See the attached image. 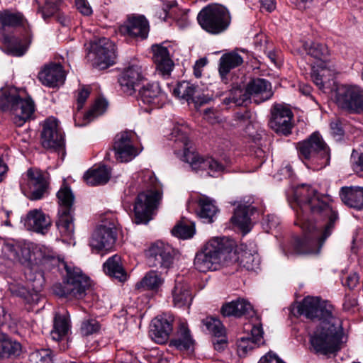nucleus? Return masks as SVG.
<instances>
[{"label":"nucleus","instance_id":"nucleus-1","mask_svg":"<svg viewBox=\"0 0 363 363\" xmlns=\"http://www.w3.org/2000/svg\"><path fill=\"white\" fill-rule=\"evenodd\" d=\"M294 198L297 206L293 207L297 218L295 223L301 228L303 237L295 238L283 251L286 256L318 254L332 233L337 212L328 203V197L319 195L309 185L298 186Z\"/></svg>","mask_w":363,"mask_h":363},{"label":"nucleus","instance_id":"nucleus-2","mask_svg":"<svg viewBox=\"0 0 363 363\" xmlns=\"http://www.w3.org/2000/svg\"><path fill=\"white\" fill-rule=\"evenodd\" d=\"M189 128L184 124H177L173 128L169 140L177 144L176 148H182V152L176 150V154L184 162L189 164L194 171H206L211 177H217L225 171L224 164L212 157L202 158L191 150V143L188 139Z\"/></svg>","mask_w":363,"mask_h":363},{"label":"nucleus","instance_id":"nucleus-3","mask_svg":"<svg viewBox=\"0 0 363 363\" xmlns=\"http://www.w3.org/2000/svg\"><path fill=\"white\" fill-rule=\"evenodd\" d=\"M235 241L227 237H214L209 240L202 251L194 258L195 268L201 272L216 270L221 264L235 257Z\"/></svg>","mask_w":363,"mask_h":363},{"label":"nucleus","instance_id":"nucleus-4","mask_svg":"<svg viewBox=\"0 0 363 363\" xmlns=\"http://www.w3.org/2000/svg\"><path fill=\"white\" fill-rule=\"evenodd\" d=\"M319 323L310 336L311 350L323 355L335 354L346 341L339 318Z\"/></svg>","mask_w":363,"mask_h":363},{"label":"nucleus","instance_id":"nucleus-5","mask_svg":"<svg viewBox=\"0 0 363 363\" xmlns=\"http://www.w3.org/2000/svg\"><path fill=\"white\" fill-rule=\"evenodd\" d=\"M0 110L9 113L17 126L30 120L35 111V104L24 89L7 87L0 90Z\"/></svg>","mask_w":363,"mask_h":363},{"label":"nucleus","instance_id":"nucleus-6","mask_svg":"<svg viewBox=\"0 0 363 363\" xmlns=\"http://www.w3.org/2000/svg\"><path fill=\"white\" fill-rule=\"evenodd\" d=\"M303 48L306 53L316 60L312 67L311 78L320 90H324L325 84L334 75L335 66L328 60L329 50L325 45L311 42L305 43Z\"/></svg>","mask_w":363,"mask_h":363},{"label":"nucleus","instance_id":"nucleus-7","mask_svg":"<svg viewBox=\"0 0 363 363\" xmlns=\"http://www.w3.org/2000/svg\"><path fill=\"white\" fill-rule=\"evenodd\" d=\"M299 157L315 165L317 169L329 164L330 149L318 133H312L308 138L297 143Z\"/></svg>","mask_w":363,"mask_h":363},{"label":"nucleus","instance_id":"nucleus-8","mask_svg":"<svg viewBox=\"0 0 363 363\" xmlns=\"http://www.w3.org/2000/svg\"><path fill=\"white\" fill-rule=\"evenodd\" d=\"M197 19L204 30L215 35L225 31L231 23L228 9L218 4H211L203 8Z\"/></svg>","mask_w":363,"mask_h":363},{"label":"nucleus","instance_id":"nucleus-9","mask_svg":"<svg viewBox=\"0 0 363 363\" xmlns=\"http://www.w3.org/2000/svg\"><path fill=\"white\" fill-rule=\"evenodd\" d=\"M67 271V277L63 285L55 284L53 286L54 292L65 297L81 299L84 297L86 290L90 286V280L79 268L71 269L64 264Z\"/></svg>","mask_w":363,"mask_h":363},{"label":"nucleus","instance_id":"nucleus-10","mask_svg":"<svg viewBox=\"0 0 363 363\" xmlns=\"http://www.w3.org/2000/svg\"><path fill=\"white\" fill-rule=\"evenodd\" d=\"M59 210L58 219L56 222L60 234L71 238L74 232L72 213L74 211V196L69 187L65 184L57 194Z\"/></svg>","mask_w":363,"mask_h":363},{"label":"nucleus","instance_id":"nucleus-11","mask_svg":"<svg viewBox=\"0 0 363 363\" xmlns=\"http://www.w3.org/2000/svg\"><path fill=\"white\" fill-rule=\"evenodd\" d=\"M337 107L350 114L363 113V88L354 84H340L335 91Z\"/></svg>","mask_w":363,"mask_h":363},{"label":"nucleus","instance_id":"nucleus-12","mask_svg":"<svg viewBox=\"0 0 363 363\" xmlns=\"http://www.w3.org/2000/svg\"><path fill=\"white\" fill-rule=\"evenodd\" d=\"M162 198L161 189L147 190L140 193L135 199L134 213L135 223H147L152 218L154 211L158 208Z\"/></svg>","mask_w":363,"mask_h":363},{"label":"nucleus","instance_id":"nucleus-13","mask_svg":"<svg viewBox=\"0 0 363 363\" xmlns=\"http://www.w3.org/2000/svg\"><path fill=\"white\" fill-rule=\"evenodd\" d=\"M113 150L118 162H128L142 151L139 138L133 130H124L115 137Z\"/></svg>","mask_w":363,"mask_h":363},{"label":"nucleus","instance_id":"nucleus-14","mask_svg":"<svg viewBox=\"0 0 363 363\" xmlns=\"http://www.w3.org/2000/svg\"><path fill=\"white\" fill-rule=\"evenodd\" d=\"M19 185L23 194L30 200L42 199L48 183L43 172L37 168H29L20 179Z\"/></svg>","mask_w":363,"mask_h":363},{"label":"nucleus","instance_id":"nucleus-15","mask_svg":"<svg viewBox=\"0 0 363 363\" xmlns=\"http://www.w3.org/2000/svg\"><path fill=\"white\" fill-rule=\"evenodd\" d=\"M235 94L242 96L237 99L234 97V101L239 105H243L249 100H253L256 104H260L269 99L273 92L272 91L271 84L264 79L256 78L250 81L245 90L238 89L235 91Z\"/></svg>","mask_w":363,"mask_h":363},{"label":"nucleus","instance_id":"nucleus-16","mask_svg":"<svg viewBox=\"0 0 363 363\" xmlns=\"http://www.w3.org/2000/svg\"><path fill=\"white\" fill-rule=\"evenodd\" d=\"M298 311L308 319L319 321V323L330 320L332 318H337L333 314V306L318 297L305 298L299 305Z\"/></svg>","mask_w":363,"mask_h":363},{"label":"nucleus","instance_id":"nucleus-17","mask_svg":"<svg viewBox=\"0 0 363 363\" xmlns=\"http://www.w3.org/2000/svg\"><path fill=\"white\" fill-rule=\"evenodd\" d=\"M118 223L114 218L103 220L94 231L89 241L90 246L97 250H109L117 238Z\"/></svg>","mask_w":363,"mask_h":363},{"label":"nucleus","instance_id":"nucleus-18","mask_svg":"<svg viewBox=\"0 0 363 363\" xmlns=\"http://www.w3.org/2000/svg\"><path fill=\"white\" fill-rule=\"evenodd\" d=\"M91 52L94 56V65L104 69L114 63L116 59L115 45L108 38H101L91 45Z\"/></svg>","mask_w":363,"mask_h":363},{"label":"nucleus","instance_id":"nucleus-19","mask_svg":"<svg viewBox=\"0 0 363 363\" xmlns=\"http://www.w3.org/2000/svg\"><path fill=\"white\" fill-rule=\"evenodd\" d=\"M42 145L47 149L63 150L64 134L55 118H48L43 124L41 133Z\"/></svg>","mask_w":363,"mask_h":363},{"label":"nucleus","instance_id":"nucleus-20","mask_svg":"<svg viewBox=\"0 0 363 363\" xmlns=\"http://www.w3.org/2000/svg\"><path fill=\"white\" fill-rule=\"evenodd\" d=\"M269 122V127L277 133L287 135L292 128L293 113L289 108L281 104L274 106Z\"/></svg>","mask_w":363,"mask_h":363},{"label":"nucleus","instance_id":"nucleus-21","mask_svg":"<svg viewBox=\"0 0 363 363\" xmlns=\"http://www.w3.org/2000/svg\"><path fill=\"white\" fill-rule=\"evenodd\" d=\"M65 78L66 74L62 66L54 62L45 65L38 74V79L41 84L49 88L62 85Z\"/></svg>","mask_w":363,"mask_h":363},{"label":"nucleus","instance_id":"nucleus-22","mask_svg":"<svg viewBox=\"0 0 363 363\" xmlns=\"http://www.w3.org/2000/svg\"><path fill=\"white\" fill-rule=\"evenodd\" d=\"M173 318L170 315H158L152 320L150 336L158 344L164 343L172 331Z\"/></svg>","mask_w":363,"mask_h":363},{"label":"nucleus","instance_id":"nucleus-23","mask_svg":"<svg viewBox=\"0 0 363 363\" xmlns=\"http://www.w3.org/2000/svg\"><path fill=\"white\" fill-rule=\"evenodd\" d=\"M147 255L155 259L157 262L155 265L167 269L173 263L174 250L169 244L159 240L151 245L147 250Z\"/></svg>","mask_w":363,"mask_h":363},{"label":"nucleus","instance_id":"nucleus-24","mask_svg":"<svg viewBox=\"0 0 363 363\" xmlns=\"http://www.w3.org/2000/svg\"><path fill=\"white\" fill-rule=\"evenodd\" d=\"M143 79L140 66L138 65H129L121 74L118 82L123 91L132 95L136 90Z\"/></svg>","mask_w":363,"mask_h":363},{"label":"nucleus","instance_id":"nucleus-25","mask_svg":"<svg viewBox=\"0 0 363 363\" xmlns=\"http://www.w3.org/2000/svg\"><path fill=\"white\" fill-rule=\"evenodd\" d=\"M188 11L179 9L176 1L172 0L164 3L156 15L162 21H167L168 18H172L180 28H184L189 24Z\"/></svg>","mask_w":363,"mask_h":363},{"label":"nucleus","instance_id":"nucleus-26","mask_svg":"<svg viewBox=\"0 0 363 363\" xmlns=\"http://www.w3.org/2000/svg\"><path fill=\"white\" fill-rule=\"evenodd\" d=\"M151 49L153 53L152 59L157 69L162 75L169 74L174 67L169 50H172V48H167L162 43L152 45Z\"/></svg>","mask_w":363,"mask_h":363},{"label":"nucleus","instance_id":"nucleus-27","mask_svg":"<svg viewBox=\"0 0 363 363\" xmlns=\"http://www.w3.org/2000/svg\"><path fill=\"white\" fill-rule=\"evenodd\" d=\"M167 94L161 91L158 83L147 84L139 92V101L155 108L162 107L167 101Z\"/></svg>","mask_w":363,"mask_h":363},{"label":"nucleus","instance_id":"nucleus-28","mask_svg":"<svg viewBox=\"0 0 363 363\" xmlns=\"http://www.w3.org/2000/svg\"><path fill=\"white\" fill-rule=\"evenodd\" d=\"M120 30L130 36L145 39L149 33V23L143 16H132L121 26Z\"/></svg>","mask_w":363,"mask_h":363},{"label":"nucleus","instance_id":"nucleus-29","mask_svg":"<svg viewBox=\"0 0 363 363\" xmlns=\"http://www.w3.org/2000/svg\"><path fill=\"white\" fill-rule=\"evenodd\" d=\"M198 87L186 81L178 83L173 90V93L177 97L188 103L191 101L196 105L199 104L200 106L208 103L210 99L206 96L201 97L196 95Z\"/></svg>","mask_w":363,"mask_h":363},{"label":"nucleus","instance_id":"nucleus-30","mask_svg":"<svg viewBox=\"0 0 363 363\" xmlns=\"http://www.w3.org/2000/svg\"><path fill=\"white\" fill-rule=\"evenodd\" d=\"M254 210L255 208L248 201L245 203H240L235 208L230 221L246 234L252 226L250 216Z\"/></svg>","mask_w":363,"mask_h":363},{"label":"nucleus","instance_id":"nucleus-31","mask_svg":"<svg viewBox=\"0 0 363 363\" xmlns=\"http://www.w3.org/2000/svg\"><path fill=\"white\" fill-rule=\"evenodd\" d=\"M50 220L42 211L33 209L27 214L25 225L29 230L45 234L50 225Z\"/></svg>","mask_w":363,"mask_h":363},{"label":"nucleus","instance_id":"nucleus-32","mask_svg":"<svg viewBox=\"0 0 363 363\" xmlns=\"http://www.w3.org/2000/svg\"><path fill=\"white\" fill-rule=\"evenodd\" d=\"M172 303L177 308H189L193 296L187 284L177 281L172 290Z\"/></svg>","mask_w":363,"mask_h":363},{"label":"nucleus","instance_id":"nucleus-33","mask_svg":"<svg viewBox=\"0 0 363 363\" xmlns=\"http://www.w3.org/2000/svg\"><path fill=\"white\" fill-rule=\"evenodd\" d=\"M340 196L345 205L358 210L363 209V187H342Z\"/></svg>","mask_w":363,"mask_h":363},{"label":"nucleus","instance_id":"nucleus-34","mask_svg":"<svg viewBox=\"0 0 363 363\" xmlns=\"http://www.w3.org/2000/svg\"><path fill=\"white\" fill-rule=\"evenodd\" d=\"M22 352L21 344L6 334L0 333V357L2 359L18 357Z\"/></svg>","mask_w":363,"mask_h":363},{"label":"nucleus","instance_id":"nucleus-35","mask_svg":"<svg viewBox=\"0 0 363 363\" xmlns=\"http://www.w3.org/2000/svg\"><path fill=\"white\" fill-rule=\"evenodd\" d=\"M164 282L161 272L150 270L147 272L140 281L135 285L136 289L158 292Z\"/></svg>","mask_w":363,"mask_h":363},{"label":"nucleus","instance_id":"nucleus-36","mask_svg":"<svg viewBox=\"0 0 363 363\" xmlns=\"http://www.w3.org/2000/svg\"><path fill=\"white\" fill-rule=\"evenodd\" d=\"M237 245L233 248V252L235 257L233 259H229V262H238L240 265L243 267L247 270H255L258 268L259 264V258L257 253H252L247 250H241L238 252L236 249Z\"/></svg>","mask_w":363,"mask_h":363},{"label":"nucleus","instance_id":"nucleus-37","mask_svg":"<svg viewBox=\"0 0 363 363\" xmlns=\"http://www.w3.org/2000/svg\"><path fill=\"white\" fill-rule=\"evenodd\" d=\"M3 252L13 261L23 262L30 259V251L26 245L6 243L3 246Z\"/></svg>","mask_w":363,"mask_h":363},{"label":"nucleus","instance_id":"nucleus-38","mask_svg":"<svg viewBox=\"0 0 363 363\" xmlns=\"http://www.w3.org/2000/svg\"><path fill=\"white\" fill-rule=\"evenodd\" d=\"M104 271L110 277L118 279L120 281L126 280L127 274L122 265L121 258L115 255L107 259L104 264Z\"/></svg>","mask_w":363,"mask_h":363},{"label":"nucleus","instance_id":"nucleus-39","mask_svg":"<svg viewBox=\"0 0 363 363\" xmlns=\"http://www.w3.org/2000/svg\"><path fill=\"white\" fill-rule=\"evenodd\" d=\"M110 177L111 172L104 165L89 169L84 175L85 182L90 186L105 184L108 182Z\"/></svg>","mask_w":363,"mask_h":363},{"label":"nucleus","instance_id":"nucleus-40","mask_svg":"<svg viewBox=\"0 0 363 363\" xmlns=\"http://www.w3.org/2000/svg\"><path fill=\"white\" fill-rule=\"evenodd\" d=\"M243 62L242 57L236 52H231L222 55L219 63V72L222 77L225 76L232 69Z\"/></svg>","mask_w":363,"mask_h":363},{"label":"nucleus","instance_id":"nucleus-41","mask_svg":"<svg viewBox=\"0 0 363 363\" xmlns=\"http://www.w3.org/2000/svg\"><path fill=\"white\" fill-rule=\"evenodd\" d=\"M68 318L63 315L56 313L54 318L53 328L50 332V336L53 340L60 341L68 333L69 330Z\"/></svg>","mask_w":363,"mask_h":363},{"label":"nucleus","instance_id":"nucleus-42","mask_svg":"<svg viewBox=\"0 0 363 363\" xmlns=\"http://www.w3.org/2000/svg\"><path fill=\"white\" fill-rule=\"evenodd\" d=\"M199 204L200 206L199 217L203 219L204 223H211L213 222V218L218 212L214 201L208 197L202 196L199 201Z\"/></svg>","mask_w":363,"mask_h":363},{"label":"nucleus","instance_id":"nucleus-43","mask_svg":"<svg viewBox=\"0 0 363 363\" xmlns=\"http://www.w3.org/2000/svg\"><path fill=\"white\" fill-rule=\"evenodd\" d=\"M170 345L180 350H189L193 345V340L190 335V331L185 323L180 325L178 337L172 340Z\"/></svg>","mask_w":363,"mask_h":363},{"label":"nucleus","instance_id":"nucleus-44","mask_svg":"<svg viewBox=\"0 0 363 363\" xmlns=\"http://www.w3.org/2000/svg\"><path fill=\"white\" fill-rule=\"evenodd\" d=\"M23 16L20 13H13L9 10L0 12V28L5 29L6 27H14L22 23Z\"/></svg>","mask_w":363,"mask_h":363},{"label":"nucleus","instance_id":"nucleus-45","mask_svg":"<svg viewBox=\"0 0 363 363\" xmlns=\"http://www.w3.org/2000/svg\"><path fill=\"white\" fill-rule=\"evenodd\" d=\"M37 5L38 12H40L42 17L46 18L54 14L58 9L60 0H34Z\"/></svg>","mask_w":363,"mask_h":363},{"label":"nucleus","instance_id":"nucleus-46","mask_svg":"<svg viewBox=\"0 0 363 363\" xmlns=\"http://www.w3.org/2000/svg\"><path fill=\"white\" fill-rule=\"evenodd\" d=\"M173 235L184 240L191 238L195 234V227L193 223L182 221L177 224L172 230Z\"/></svg>","mask_w":363,"mask_h":363},{"label":"nucleus","instance_id":"nucleus-47","mask_svg":"<svg viewBox=\"0 0 363 363\" xmlns=\"http://www.w3.org/2000/svg\"><path fill=\"white\" fill-rule=\"evenodd\" d=\"M203 325L209 333H212L213 337H220L221 335L225 334V329L220 320L213 318L207 317L203 320Z\"/></svg>","mask_w":363,"mask_h":363},{"label":"nucleus","instance_id":"nucleus-48","mask_svg":"<svg viewBox=\"0 0 363 363\" xmlns=\"http://www.w3.org/2000/svg\"><path fill=\"white\" fill-rule=\"evenodd\" d=\"M32 363H53L52 352L48 349L38 350L29 356Z\"/></svg>","mask_w":363,"mask_h":363},{"label":"nucleus","instance_id":"nucleus-49","mask_svg":"<svg viewBox=\"0 0 363 363\" xmlns=\"http://www.w3.org/2000/svg\"><path fill=\"white\" fill-rule=\"evenodd\" d=\"M108 102L105 99H99L95 101L85 116L89 121H91L94 118L103 114L106 110Z\"/></svg>","mask_w":363,"mask_h":363},{"label":"nucleus","instance_id":"nucleus-50","mask_svg":"<svg viewBox=\"0 0 363 363\" xmlns=\"http://www.w3.org/2000/svg\"><path fill=\"white\" fill-rule=\"evenodd\" d=\"M257 345L250 337H242L237 342L238 353L239 356H245L249 351L254 349Z\"/></svg>","mask_w":363,"mask_h":363},{"label":"nucleus","instance_id":"nucleus-51","mask_svg":"<svg viewBox=\"0 0 363 363\" xmlns=\"http://www.w3.org/2000/svg\"><path fill=\"white\" fill-rule=\"evenodd\" d=\"M27 47L22 45L18 39L13 38L10 40L7 45L8 53L14 56H22L25 54Z\"/></svg>","mask_w":363,"mask_h":363},{"label":"nucleus","instance_id":"nucleus-52","mask_svg":"<svg viewBox=\"0 0 363 363\" xmlns=\"http://www.w3.org/2000/svg\"><path fill=\"white\" fill-rule=\"evenodd\" d=\"M9 290L12 294L23 298L28 303L33 301L31 294L21 284H10Z\"/></svg>","mask_w":363,"mask_h":363},{"label":"nucleus","instance_id":"nucleus-53","mask_svg":"<svg viewBox=\"0 0 363 363\" xmlns=\"http://www.w3.org/2000/svg\"><path fill=\"white\" fill-rule=\"evenodd\" d=\"M99 330V323L94 319L85 320L81 326V333L83 335H89L96 333Z\"/></svg>","mask_w":363,"mask_h":363},{"label":"nucleus","instance_id":"nucleus-54","mask_svg":"<svg viewBox=\"0 0 363 363\" xmlns=\"http://www.w3.org/2000/svg\"><path fill=\"white\" fill-rule=\"evenodd\" d=\"M236 118L238 120V125L240 127L245 126L246 132H247L252 125L251 113L248 111H245L243 113H238Z\"/></svg>","mask_w":363,"mask_h":363},{"label":"nucleus","instance_id":"nucleus-55","mask_svg":"<svg viewBox=\"0 0 363 363\" xmlns=\"http://www.w3.org/2000/svg\"><path fill=\"white\" fill-rule=\"evenodd\" d=\"M235 302V306H237L238 317L248 313L252 310V306L250 303L243 298H238Z\"/></svg>","mask_w":363,"mask_h":363},{"label":"nucleus","instance_id":"nucleus-56","mask_svg":"<svg viewBox=\"0 0 363 363\" xmlns=\"http://www.w3.org/2000/svg\"><path fill=\"white\" fill-rule=\"evenodd\" d=\"M212 342L214 349L218 352H223L228 346V340L225 335H221L220 337H213Z\"/></svg>","mask_w":363,"mask_h":363},{"label":"nucleus","instance_id":"nucleus-57","mask_svg":"<svg viewBox=\"0 0 363 363\" xmlns=\"http://www.w3.org/2000/svg\"><path fill=\"white\" fill-rule=\"evenodd\" d=\"M75 5L77 10L84 16H89L92 13V9L86 0H75Z\"/></svg>","mask_w":363,"mask_h":363},{"label":"nucleus","instance_id":"nucleus-58","mask_svg":"<svg viewBox=\"0 0 363 363\" xmlns=\"http://www.w3.org/2000/svg\"><path fill=\"white\" fill-rule=\"evenodd\" d=\"M251 340L257 345H259L263 339V330L261 325H255L251 330Z\"/></svg>","mask_w":363,"mask_h":363},{"label":"nucleus","instance_id":"nucleus-59","mask_svg":"<svg viewBox=\"0 0 363 363\" xmlns=\"http://www.w3.org/2000/svg\"><path fill=\"white\" fill-rule=\"evenodd\" d=\"M235 301L225 303L221 308V313L224 316H235L238 317Z\"/></svg>","mask_w":363,"mask_h":363},{"label":"nucleus","instance_id":"nucleus-60","mask_svg":"<svg viewBox=\"0 0 363 363\" xmlns=\"http://www.w3.org/2000/svg\"><path fill=\"white\" fill-rule=\"evenodd\" d=\"M330 126L331 134L333 136L341 137L343 135L344 130L342 126V123L339 119L336 118L333 120L330 123Z\"/></svg>","mask_w":363,"mask_h":363},{"label":"nucleus","instance_id":"nucleus-61","mask_svg":"<svg viewBox=\"0 0 363 363\" xmlns=\"http://www.w3.org/2000/svg\"><path fill=\"white\" fill-rule=\"evenodd\" d=\"M204 118L211 123H216L219 122V112L212 108H206L204 112Z\"/></svg>","mask_w":363,"mask_h":363},{"label":"nucleus","instance_id":"nucleus-62","mask_svg":"<svg viewBox=\"0 0 363 363\" xmlns=\"http://www.w3.org/2000/svg\"><path fill=\"white\" fill-rule=\"evenodd\" d=\"M90 91L87 88H82L77 94V109L80 110L82 108L84 104L86 101L89 97Z\"/></svg>","mask_w":363,"mask_h":363},{"label":"nucleus","instance_id":"nucleus-63","mask_svg":"<svg viewBox=\"0 0 363 363\" xmlns=\"http://www.w3.org/2000/svg\"><path fill=\"white\" fill-rule=\"evenodd\" d=\"M258 363H285L277 354L268 352L263 356Z\"/></svg>","mask_w":363,"mask_h":363},{"label":"nucleus","instance_id":"nucleus-64","mask_svg":"<svg viewBox=\"0 0 363 363\" xmlns=\"http://www.w3.org/2000/svg\"><path fill=\"white\" fill-rule=\"evenodd\" d=\"M207 61L206 59H199L194 66V74L196 77L199 78L202 74V69L206 66Z\"/></svg>","mask_w":363,"mask_h":363}]
</instances>
